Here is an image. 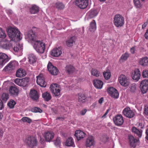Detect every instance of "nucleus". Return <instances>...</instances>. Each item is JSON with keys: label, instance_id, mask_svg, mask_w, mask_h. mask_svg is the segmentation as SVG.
Returning a JSON list of instances; mask_svg holds the SVG:
<instances>
[{"label": "nucleus", "instance_id": "nucleus-59", "mask_svg": "<svg viewBox=\"0 0 148 148\" xmlns=\"http://www.w3.org/2000/svg\"><path fill=\"white\" fill-rule=\"evenodd\" d=\"M3 108V103L2 101L0 99V110H2Z\"/></svg>", "mask_w": 148, "mask_h": 148}, {"label": "nucleus", "instance_id": "nucleus-56", "mask_svg": "<svg viewBox=\"0 0 148 148\" xmlns=\"http://www.w3.org/2000/svg\"><path fill=\"white\" fill-rule=\"evenodd\" d=\"M39 142L40 143L43 145H45V141L41 137H40Z\"/></svg>", "mask_w": 148, "mask_h": 148}, {"label": "nucleus", "instance_id": "nucleus-15", "mask_svg": "<svg viewBox=\"0 0 148 148\" xmlns=\"http://www.w3.org/2000/svg\"><path fill=\"white\" fill-rule=\"evenodd\" d=\"M9 58L8 55L5 53L0 52V65L3 66L9 60Z\"/></svg>", "mask_w": 148, "mask_h": 148}, {"label": "nucleus", "instance_id": "nucleus-38", "mask_svg": "<svg viewBox=\"0 0 148 148\" xmlns=\"http://www.w3.org/2000/svg\"><path fill=\"white\" fill-rule=\"evenodd\" d=\"M29 81V79L28 78L21 79V86L26 87L28 85Z\"/></svg>", "mask_w": 148, "mask_h": 148}, {"label": "nucleus", "instance_id": "nucleus-25", "mask_svg": "<svg viewBox=\"0 0 148 148\" xmlns=\"http://www.w3.org/2000/svg\"><path fill=\"white\" fill-rule=\"evenodd\" d=\"M95 140L94 137L92 136L88 137L86 141V145L87 146L90 147L95 145Z\"/></svg>", "mask_w": 148, "mask_h": 148}, {"label": "nucleus", "instance_id": "nucleus-22", "mask_svg": "<svg viewBox=\"0 0 148 148\" xmlns=\"http://www.w3.org/2000/svg\"><path fill=\"white\" fill-rule=\"evenodd\" d=\"M28 59L30 64H33L36 62L37 58V57L34 54L31 53L28 56Z\"/></svg>", "mask_w": 148, "mask_h": 148}, {"label": "nucleus", "instance_id": "nucleus-55", "mask_svg": "<svg viewBox=\"0 0 148 148\" xmlns=\"http://www.w3.org/2000/svg\"><path fill=\"white\" fill-rule=\"evenodd\" d=\"M145 113L148 115V106H146L144 108Z\"/></svg>", "mask_w": 148, "mask_h": 148}, {"label": "nucleus", "instance_id": "nucleus-17", "mask_svg": "<svg viewBox=\"0 0 148 148\" xmlns=\"http://www.w3.org/2000/svg\"><path fill=\"white\" fill-rule=\"evenodd\" d=\"M108 92L110 95L114 98L117 99L119 97V94L117 90L112 87L108 89Z\"/></svg>", "mask_w": 148, "mask_h": 148}, {"label": "nucleus", "instance_id": "nucleus-28", "mask_svg": "<svg viewBox=\"0 0 148 148\" xmlns=\"http://www.w3.org/2000/svg\"><path fill=\"white\" fill-rule=\"evenodd\" d=\"M26 73L24 70L22 68H20L16 71V76L19 77H21L25 75Z\"/></svg>", "mask_w": 148, "mask_h": 148}, {"label": "nucleus", "instance_id": "nucleus-7", "mask_svg": "<svg viewBox=\"0 0 148 148\" xmlns=\"http://www.w3.org/2000/svg\"><path fill=\"white\" fill-rule=\"evenodd\" d=\"M113 121L115 125L117 126L122 125L124 122L123 117L121 114H117L113 118Z\"/></svg>", "mask_w": 148, "mask_h": 148}, {"label": "nucleus", "instance_id": "nucleus-12", "mask_svg": "<svg viewBox=\"0 0 148 148\" xmlns=\"http://www.w3.org/2000/svg\"><path fill=\"white\" fill-rule=\"evenodd\" d=\"M47 69L49 72L53 75H56L58 74V70L53 66L51 62H49L47 66Z\"/></svg>", "mask_w": 148, "mask_h": 148}, {"label": "nucleus", "instance_id": "nucleus-2", "mask_svg": "<svg viewBox=\"0 0 148 148\" xmlns=\"http://www.w3.org/2000/svg\"><path fill=\"white\" fill-rule=\"evenodd\" d=\"M33 47L38 53H42L45 49V44L42 41L37 40L34 42Z\"/></svg>", "mask_w": 148, "mask_h": 148}, {"label": "nucleus", "instance_id": "nucleus-14", "mask_svg": "<svg viewBox=\"0 0 148 148\" xmlns=\"http://www.w3.org/2000/svg\"><path fill=\"white\" fill-rule=\"evenodd\" d=\"M76 5L81 9H84L88 5V0H75Z\"/></svg>", "mask_w": 148, "mask_h": 148}, {"label": "nucleus", "instance_id": "nucleus-48", "mask_svg": "<svg viewBox=\"0 0 148 148\" xmlns=\"http://www.w3.org/2000/svg\"><path fill=\"white\" fill-rule=\"evenodd\" d=\"M21 120L23 122H27L29 123H30L32 122V119L30 118L27 117H23Z\"/></svg>", "mask_w": 148, "mask_h": 148}, {"label": "nucleus", "instance_id": "nucleus-43", "mask_svg": "<svg viewBox=\"0 0 148 148\" xmlns=\"http://www.w3.org/2000/svg\"><path fill=\"white\" fill-rule=\"evenodd\" d=\"M9 98V95L6 93H3L1 96V98L3 102H6Z\"/></svg>", "mask_w": 148, "mask_h": 148}, {"label": "nucleus", "instance_id": "nucleus-20", "mask_svg": "<svg viewBox=\"0 0 148 148\" xmlns=\"http://www.w3.org/2000/svg\"><path fill=\"white\" fill-rule=\"evenodd\" d=\"M54 136V133L50 131L45 132L43 135L45 140L47 142L51 141L53 138Z\"/></svg>", "mask_w": 148, "mask_h": 148}, {"label": "nucleus", "instance_id": "nucleus-30", "mask_svg": "<svg viewBox=\"0 0 148 148\" xmlns=\"http://www.w3.org/2000/svg\"><path fill=\"white\" fill-rule=\"evenodd\" d=\"M30 13L33 14H35L39 11V8L35 5H32L29 8Z\"/></svg>", "mask_w": 148, "mask_h": 148}, {"label": "nucleus", "instance_id": "nucleus-47", "mask_svg": "<svg viewBox=\"0 0 148 148\" xmlns=\"http://www.w3.org/2000/svg\"><path fill=\"white\" fill-rule=\"evenodd\" d=\"M6 34L5 31L1 28L0 27V38H4L6 37Z\"/></svg>", "mask_w": 148, "mask_h": 148}, {"label": "nucleus", "instance_id": "nucleus-50", "mask_svg": "<svg viewBox=\"0 0 148 148\" xmlns=\"http://www.w3.org/2000/svg\"><path fill=\"white\" fill-rule=\"evenodd\" d=\"M14 82L16 84L21 86V79L16 78L14 80Z\"/></svg>", "mask_w": 148, "mask_h": 148}, {"label": "nucleus", "instance_id": "nucleus-63", "mask_svg": "<svg viewBox=\"0 0 148 148\" xmlns=\"http://www.w3.org/2000/svg\"><path fill=\"white\" fill-rule=\"evenodd\" d=\"M135 50V47H133L131 48L130 49V51L132 53H134Z\"/></svg>", "mask_w": 148, "mask_h": 148}, {"label": "nucleus", "instance_id": "nucleus-39", "mask_svg": "<svg viewBox=\"0 0 148 148\" xmlns=\"http://www.w3.org/2000/svg\"><path fill=\"white\" fill-rule=\"evenodd\" d=\"M133 132L136 134L139 138H140L142 136V132L140 131L135 127H133L132 129Z\"/></svg>", "mask_w": 148, "mask_h": 148}, {"label": "nucleus", "instance_id": "nucleus-46", "mask_svg": "<svg viewBox=\"0 0 148 148\" xmlns=\"http://www.w3.org/2000/svg\"><path fill=\"white\" fill-rule=\"evenodd\" d=\"M133 2L135 7L136 8H140L142 5L140 3L139 0H133Z\"/></svg>", "mask_w": 148, "mask_h": 148}, {"label": "nucleus", "instance_id": "nucleus-49", "mask_svg": "<svg viewBox=\"0 0 148 148\" xmlns=\"http://www.w3.org/2000/svg\"><path fill=\"white\" fill-rule=\"evenodd\" d=\"M129 55L128 53H125L124 54L122 55L121 57V59L124 61L127 60V58L129 57Z\"/></svg>", "mask_w": 148, "mask_h": 148}, {"label": "nucleus", "instance_id": "nucleus-61", "mask_svg": "<svg viewBox=\"0 0 148 148\" xmlns=\"http://www.w3.org/2000/svg\"><path fill=\"white\" fill-rule=\"evenodd\" d=\"M144 36L146 39H148V29L147 30L144 35Z\"/></svg>", "mask_w": 148, "mask_h": 148}, {"label": "nucleus", "instance_id": "nucleus-35", "mask_svg": "<svg viewBox=\"0 0 148 148\" xmlns=\"http://www.w3.org/2000/svg\"><path fill=\"white\" fill-rule=\"evenodd\" d=\"M66 145L68 146H75L73 139L71 137L69 138L67 140L66 143Z\"/></svg>", "mask_w": 148, "mask_h": 148}, {"label": "nucleus", "instance_id": "nucleus-37", "mask_svg": "<svg viewBox=\"0 0 148 148\" xmlns=\"http://www.w3.org/2000/svg\"><path fill=\"white\" fill-rule=\"evenodd\" d=\"M96 29V23L95 20H93L90 23L89 29L91 32H94Z\"/></svg>", "mask_w": 148, "mask_h": 148}, {"label": "nucleus", "instance_id": "nucleus-45", "mask_svg": "<svg viewBox=\"0 0 148 148\" xmlns=\"http://www.w3.org/2000/svg\"><path fill=\"white\" fill-rule=\"evenodd\" d=\"M104 77L106 79H109L111 77V74L109 70L107 71L106 72H104L103 73Z\"/></svg>", "mask_w": 148, "mask_h": 148}, {"label": "nucleus", "instance_id": "nucleus-41", "mask_svg": "<svg viewBox=\"0 0 148 148\" xmlns=\"http://www.w3.org/2000/svg\"><path fill=\"white\" fill-rule=\"evenodd\" d=\"M55 7L58 9L62 10L64 8L65 5L62 3L58 2L56 3Z\"/></svg>", "mask_w": 148, "mask_h": 148}, {"label": "nucleus", "instance_id": "nucleus-40", "mask_svg": "<svg viewBox=\"0 0 148 148\" xmlns=\"http://www.w3.org/2000/svg\"><path fill=\"white\" fill-rule=\"evenodd\" d=\"M136 88L137 85L135 83L131 84L129 87L130 91L132 92H135L136 90Z\"/></svg>", "mask_w": 148, "mask_h": 148}, {"label": "nucleus", "instance_id": "nucleus-16", "mask_svg": "<svg viewBox=\"0 0 148 148\" xmlns=\"http://www.w3.org/2000/svg\"><path fill=\"white\" fill-rule=\"evenodd\" d=\"M140 76V72L138 69H135L131 74L132 78L135 82H137L139 80Z\"/></svg>", "mask_w": 148, "mask_h": 148}, {"label": "nucleus", "instance_id": "nucleus-8", "mask_svg": "<svg viewBox=\"0 0 148 148\" xmlns=\"http://www.w3.org/2000/svg\"><path fill=\"white\" fill-rule=\"evenodd\" d=\"M10 41L7 39L2 40L0 41V47L5 49H8L11 46Z\"/></svg>", "mask_w": 148, "mask_h": 148}, {"label": "nucleus", "instance_id": "nucleus-32", "mask_svg": "<svg viewBox=\"0 0 148 148\" xmlns=\"http://www.w3.org/2000/svg\"><path fill=\"white\" fill-rule=\"evenodd\" d=\"M86 97L83 94H79L78 97V101L80 103H83L86 101Z\"/></svg>", "mask_w": 148, "mask_h": 148}, {"label": "nucleus", "instance_id": "nucleus-3", "mask_svg": "<svg viewBox=\"0 0 148 148\" xmlns=\"http://www.w3.org/2000/svg\"><path fill=\"white\" fill-rule=\"evenodd\" d=\"M124 18L120 14H116L114 17V23L117 27H120L124 24Z\"/></svg>", "mask_w": 148, "mask_h": 148}, {"label": "nucleus", "instance_id": "nucleus-9", "mask_svg": "<svg viewBox=\"0 0 148 148\" xmlns=\"http://www.w3.org/2000/svg\"><path fill=\"white\" fill-rule=\"evenodd\" d=\"M123 113L125 116L129 118H133L135 115L134 112L129 107H127L124 109Z\"/></svg>", "mask_w": 148, "mask_h": 148}, {"label": "nucleus", "instance_id": "nucleus-33", "mask_svg": "<svg viewBox=\"0 0 148 148\" xmlns=\"http://www.w3.org/2000/svg\"><path fill=\"white\" fill-rule=\"evenodd\" d=\"M139 63L144 66H148V58L146 57L143 58L139 62Z\"/></svg>", "mask_w": 148, "mask_h": 148}, {"label": "nucleus", "instance_id": "nucleus-29", "mask_svg": "<svg viewBox=\"0 0 148 148\" xmlns=\"http://www.w3.org/2000/svg\"><path fill=\"white\" fill-rule=\"evenodd\" d=\"M94 84L95 86L97 88L101 89L102 87L103 83L100 80H95L94 81Z\"/></svg>", "mask_w": 148, "mask_h": 148}, {"label": "nucleus", "instance_id": "nucleus-24", "mask_svg": "<svg viewBox=\"0 0 148 148\" xmlns=\"http://www.w3.org/2000/svg\"><path fill=\"white\" fill-rule=\"evenodd\" d=\"M129 140L130 145L131 147L134 148L136 147L138 143V140L132 136H129Z\"/></svg>", "mask_w": 148, "mask_h": 148}, {"label": "nucleus", "instance_id": "nucleus-53", "mask_svg": "<svg viewBox=\"0 0 148 148\" xmlns=\"http://www.w3.org/2000/svg\"><path fill=\"white\" fill-rule=\"evenodd\" d=\"M142 76L144 78L148 77V70H144L143 72Z\"/></svg>", "mask_w": 148, "mask_h": 148}, {"label": "nucleus", "instance_id": "nucleus-18", "mask_svg": "<svg viewBox=\"0 0 148 148\" xmlns=\"http://www.w3.org/2000/svg\"><path fill=\"white\" fill-rule=\"evenodd\" d=\"M9 93L11 96L16 97L19 93V89L16 86H11L9 89Z\"/></svg>", "mask_w": 148, "mask_h": 148}, {"label": "nucleus", "instance_id": "nucleus-4", "mask_svg": "<svg viewBox=\"0 0 148 148\" xmlns=\"http://www.w3.org/2000/svg\"><path fill=\"white\" fill-rule=\"evenodd\" d=\"M50 90L53 94L56 96H60V86L56 84H51L50 86Z\"/></svg>", "mask_w": 148, "mask_h": 148}, {"label": "nucleus", "instance_id": "nucleus-13", "mask_svg": "<svg viewBox=\"0 0 148 148\" xmlns=\"http://www.w3.org/2000/svg\"><path fill=\"white\" fill-rule=\"evenodd\" d=\"M18 63L16 61H12L10 62L7 66L4 68L5 71H11L14 70L17 66Z\"/></svg>", "mask_w": 148, "mask_h": 148}, {"label": "nucleus", "instance_id": "nucleus-26", "mask_svg": "<svg viewBox=\"0 0 148 148\" xmlns=\"http://www.w3.org/2000/svg\"><path fill=\"white\" fill-rule=\"evenodd\" d=\"M30 96L33 100L36 101L39 98L38 95L36 91L35 90L30 91Z\"/></svg>", "mask_w": 148, "mask_h": 148}, {"label": "nucleus", "instance_id": "nucleus-5", "mask_svg": "<svg viewBox=\"0 0 148 148\" xmlns=\"http://www.w3.org/2000/svg\"><path fill=\"white\" fill-rule=\"evenodd\" d=\"M25 142L28 146L33 148L36 146L37 140L34 137H28L25 139Z\"/></svg>", "mask_w": 148, "mask_h": 148}, {"label": "nucleus", "instance_id": "nucleus-44", "mask_svg": "<svg viewBox=\"0 0 148 148\" xmlns=\"http://www.w3.org/2000/svg\"><path fill=\"white\" fill-rule=\"evenodd\" d=\"M92 74L95 77H98L100 75L99 72L95 69H92L91 71Z\"/></svg>", "mask_w": 148, "mask_h": 148}, {"label": "nucleus", "instance_id": "nucleus-23", "mask_svg": "<svg viewBox=\"0 0 148 148\" xmlns=\"http://www.w3.org/2000/svg\"><path fill=\"white\" fill-rule=\"evenodd\" d=\"M85 133L80 130H77L75 132V136L78 140L83 138L85 136Z\"/></svg>", "mask_w": 148, "mask_h": 148}, {"label": "nucleus", "instance_id": "nucleus-19", "mask_svg": "<svg viewBox=\"0 0 148 148\" xmlns=\"http://www.w3.org/2000/svg\"><path fill=\"white\" fill-rule=\"evenodd\" d=\"M36 36L32 30H30L25 34V38L29 40H35Z\"/></svg>", "mask_w": 148, "mask_h": 148}, {"label": "nucleus", "instance_id": "nucleus-64", "mask_svg": "<svg viewBox=\"0 0 148 148\" xmlns=\"http://www.w3.org/2000/svg\"><path fill=\"white\" fill-rule=\"evenodd\" d=\"M103 101V97L101 98L99 100V103L101 104L102 103Z\"/></svg>", "mask_w": 148, "mask_h": 148}, {"label": "nucleus", "instance_id": "nucleus-57", "mask_svg": "<svg viewBox=\"0 0 148 148\" xmlns=\"http://www.w3.org/2000/svg\"><path fill=\"white\" fill-rule=\"evenodd\" d=\"M148 24V21H147L145 22L142 25V28L143 29H144Z\"/></svg>", "mask_w": 148, "mask_h": 148}, {"label": "nucleus", "instance_id": "nucleus-42", "mask_svg": "<svg viewBox=\"0 0 148 148\" xmlns=\"http://www.w3.org/2000/svg\"><path fill=\"white\" fill-rule=\"evenodd\" d=\"M16 104V103L14 100L10 99L8 102L7 105L10 108L12 109Z\"/></svg>", "mask_w": 148, "mask_h": 148}, {"label": "nucleus", "instance_id": "nucleus-54", "mask_svg": "<svg viewBox=\"0 0 148 148\" xmlns=\"http://www.w3.org/2000/svg\"><path fill=\"white\" fill-rule=\"evenodd\" d=\"M13 49L14 51L16 52H18L20 49H21L20 45H16V46L14 47Z\"/></svg>", "mask_w": 148, "mask_h": 148}, {"label": "nucleus", "instance_id": "nucleus-52", "mask_svg": "<svg viewBox=\"0 0 148 148\" xmlns=\"http://www.w3.org/2000/svg\"><path fill=\"white\" fill-rule=\"evenodd\" d=\"M54 143L56 146L59 145L61 143L60 138L58 137L54 141Z\"/></svg>", "mask_w": 148, "mask_h": 148}, {"label": "nucleus", "instance_id": "nucleus-27", "mask_svg": "<svg viewBox=\"0 0 148 148\" xmlns=\"http://www.w3.org/2000/svg\"><path fill=\"white\" fill-rule=\"evenodd\" d=\"M75 36L71 37L68 39L66 42V45L67 46L70 47L73 45L74 43H75Z\"/></svg>", "mask_w": 148, "mask_h": 148}, {"label": "nucleus", "instance_id": "nucleus-60", "mask_svg": "<svg viewBox=\"0 0 148 148\" xmlns=\"http://www.w3.org/2000/svg\"><path fill=\"white\" fill-rule=\"evenodd\" d=\"M87 110L86 109H84L83 110L81 111L80 112V114L82 115H84L85 114V113L86 112Z\"/></svg>", "mask_w": 148, "mask_h": 148}, {"label": "nucleus", "instance_id": "nucleus-31", "mask_svg": "<svg viewBox=\"0 0 148 148\" xmlns=\"http://www.w3.org/2000/svg\"><path fill=\"white\" fill-rule=\"evenodd\" d=\"M65 71L69 74L73 73L75 71V68L71 65H67L65 68Z\"/></svg>", "mask_w": 148, "mask_h": 148}, {"label": "nucleus", "instance_id": "nucleus-51", "mask_svg": "<svg viewBox=\"0 0 148 148\" xmlns=\"http://www.w3.org/2000/svg\"><path fill=\"white\" fill-rule=\"evenodd\" d=\"M32 111L34 112H39L41 113L42 112V110L40 108L37 107H34L32 109Z\"/></svg>", "mask_w": 148, "mask_h": 148}, {"label": "nucleus", "instance_id": "nucleus-62", "mask_svg": "<svg viewBox=\"0 0 148 148\" xmlns=\"http://www.w3.org/2000/svg\"><path fill=\"white\" fill-rule=\"evenodd\" d=\"M109 110L108 109L106 112L104 114V115L102 116V118H105L106 117V115L108 113V112H109Z\"/></svg>", "mask_w": 148, "mask_h": 148}, {"label": "nucleus", "instance_id": "nucleus-36", "mask_svg": "<svg viewBox=\"0 0 148 148\" xmlns=\"http://www.w3.org/2000/svg\"><path fill=\"white\" fill-rule=\"evenodd\" d=\"M98 13L96 10H91L88 12V14L90 18H92L96 16Z\"/></svg>", "mask_w": 148, "mask_h": 148}, {"label": "nucleus", "instance_id": "nucleus-21", "mask_svg": "<svg viewBox=\"0 0 148 148\" xmlns=\"http://www.w3.org/2000/svg\"><path fill=\"white\" fill-rule=\"evenodd\" d=\"M62 54V51L61 49L55 48L52 50L50 54L53 57H57L60 56Z\"/></svg>", "mask_w": 148, "mask_h": 148}, {"label": "nucleus", "instance_id": "nucleus-1", "mask_svg": "<svg viewBox=\"0 0 148 148\" xmlns=\"http://www.w3.org/2000/svg\"><path fill=\"white\" fill-rule=\"evenodd\" d=\"M8 35L9 37L13 40L15 37L21 39L20 32L16 28L9 27L7 29Z\"/></svg>", "mask_w": 148, "mask_h": 148}, {"label": "nucleus", "instance_id": "nucleus-34", "mask_svg": "<svg viewBox=\"0 0 148 148\" xmlns=\"http://www.w3.org/2000/svg\"><path fill=\"white\" fill-rule=\"evenodd\" d=\"M42 96L44 100L48 101L51 99V97L50 93L46 92L42 94Z\"/></svg>", "mask_w": 148, "mask_h": 148}, {"label": "nucleus", "instance_id": "nucleus-10", "mask_svg": "<svg viewBox=\"0 0 148 148\" xmlns=\"http://www.w3.org/2000/svg\"><path fill=\"white\" fill-rule=\"evenodd\" d=\"M140 87L142 92L143 94L146 93L148 90V80L142 81L140 82Z\"/></svg>", "mask_w": 148, "mask_h": 148}, {"label": "nucleus", "instance_id": "nucleus-6", "mask_svg": "<svg viewBox=\"0 0 148 148\" xmlns=\"http://www.w3.org/2000/svg\"><path fill=\"white\" fill-rule=\"evenodd\" d=\"M119 81L120 84L124 87L128 86L130 83L128 77L123 74L120 75L119 78Z\"/></svg>", "mask_w": 148, "mask_h": 148}, {"label": "nucleus", "instance_id": "nucleus-11", "mask_svg": "<svg viewBox=\"0 0 148 148\" xmlns=\"http://www.w3.org/2000/svg\"><path fill=\"white\" fill-rule=\"evenodd\" d=\"M36 78V82L37 84L41 87H46L47 85V83L45 81L43 75L42 74H40L39 75L37 76Z\"/></svg>", "mask_w": 148, "mask_h": 148}, {"label": "nucleus", "instance_id": "nucleus-58", "mask_svg": "<svg viewBox=\"0 0 148 148\" xmlns=\"http://www.w3.org/2000/svg\"><path fill=\"white\" fill-rule=\"evenodd\" d=\"M4 131L3 130L2 128H0V137L1 138L2 137L3 135Z\"/></svg>", "mask_w": 148, "mask_h": 148}]
</instances>
